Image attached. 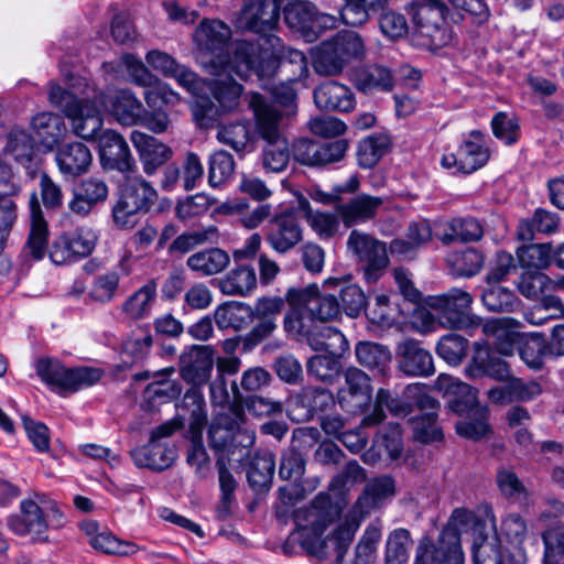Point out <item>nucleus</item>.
<instances>
[{
    "label": "nucleus",
    "instance_id": "9d476101",
    "mask_svg": "<svg viewBox=\"0 0 564 564\" xmlns=\"http://www.w3.org/2000/svg\"><path fill=\"white\" fill-rule=\"evenodd\" d=\"M348 142L338 139L332 142H318L311 139H299L292 144L293 159L306 166H325L339 162L346 154Z\"/></svg>",
    "mask_w": 564,
    "mask_h": 564
},
{
    "label": "nucleus",
    "instance_id": "ddd939ff",
    "mask_svg": "<svg viewBox=\"0 0 564 564\" xmlns=\"http://www.w3.org/2000/svg\"><path fill=\"white\" fill-rule=\"evenodd\" d=\"M265 239L278 253L284 254L297 246L303 239V230L293 213H282L269 220Z\"/></svg>",
    "mask_w": 564,
    "mask_h": 564
},
{
    "label": "nucleus",
    "instance_id": "f257e3e1",
    "mask_svg": "<svg viewBox=\"0 0 564 564\" xmlns=\"http://www.w3.org/2000/svg\"><path fill=\"white\" fill-rule=\"evenodd\" d=\"M82 83L72 84L73 91L50 84V104L59 109L70 121L73 132L85 140H94L101 130L104 119L99 106H104L122 126H138L145 108L135 94L129 89H119L107 97L88 83L79 89Z\"/></svg>",
    "mask_w": 564,
    "mask_h": 564
},
{
    "label": "nucleus",
    "instance_id": "4d7b16f0",
    "mask_svg": "<svg viewBox=\"0 0 564 564\" xmlns=\"http://www.w3.org/2000/svg\"><path fill=\"white\" fill-rule=\"evenodd\" d=\"M235 161L232 155L218 150L210 154L208 160V183L212 187L225 184L234 174Z\"/></svg>",
    "mask_w": 564,
    "mask_h": 564
},
{
    "label": "nucleus",
    "instance_id": "0e129e2a",
    "mask_svg": "<svg viewBox=\"0 0 564 564\" xmlns=\"http://www.w3.org/2000/svg\"><path fill=\"white\" fill-rule=\"evenodd\" d=\"M484 305L491 312H513L520 305V300L510 290L502 286H492L481 296Z\"/></svg>",
    "mask_w": 564,
    "mask_h": 564
},
{
    "label": "nucleus",
    "instance_id": "bb28decb",
    "mask_svg": "<svg viewBox=\"0 0 564 564\" xmlns=\"http://www.w3.org/2000/svg\"><path fill=\"white\" fill-rule=\"evenodd\" d=\"M82 530L88 536V543L105 554L128 556L137 553L138 546L133 543L117 539L107 530L100 531L99 524L95 521H87L82 524Z\"/></svg>",
    "mask_w": 564,
    "mask_h": 564
},
{
    "label": "nucleus",
    "instance_id": "f704fd0d",
    "mask_svg": "<svg viewBox=\"0 0 564 564\" xmlns=\"http://www.w3.org/2000/svg\"><path fill=\"white\" fill-rule=\"evenodd\" d=\"M119 197L129 203L130 207L135 206L145 214L156 203L158 192L142 176H129L128 174Z\"/></svg>",
    "mask_w": 564,
    "mask_h": 564
},
{
    "label": "nucleus",
    "instance_id": "c03bdc74",
    "mask_svg": "<svg viewBox=\"0 0 564 564\" xmlns=\"http://www.w3.org/2000/svg\"><path fill=\"white\" fill-rule=\"evenodd\" d=\"M308 344L314 350H325L340 357L349 349V343L344 334L326 325L308 336Z\"/></svg>",
    "mask_w": 564,
    "mask_h": 564
},
{
    "label": "nucleus",
    "instance_id": "6e6d98bb",
    "mask_svg": "<svg viewBox=\"0 0 564 564\" xmlns=\"http://www.w3.org/2000/svg\"><path fill=\"white\" fill-rule=\"evenodd\" d=\"M465 414L467 417L456 423L457 434L476 441L489 433L490 427L487 422L488 409L486 406H478Z\"/></svg>",
    "mask_w": 564,
    "mask_h": 564
},
{
    "label": "nucleus",
    "instance_id": "c756f323",
    "mask_svg": "<svg viewBox=\"0 0 564 564\" xmlns=\"http://www.w3.org/2000/svg\"><path fill=\"white\" fill-rule=\"evenodd\" d=\"M214 368V349L210 346H193L188 355V364L182 368L185 381L198 387L209 380Z\"/></svg>",
    "mask_w": 564,
    "mask_h": 564
},
{
    "label": "nucleus",
    "instance_id": "bf43d9fd",
    "mask_svg": "<svg viewBox=\"0 0 564 564\" xmlns=\"http://www.w3.org/2000/svg\"><path fill=\"white\" fill-rule=\"evenodd\" d=\"M218 469V481L221 491L220 502L217 508L219 517L227 518L231 513V506L235 501V491L237 488V480L234 475L228 470L223 457L216 462Z\"/></svg>",
    "mask_w": 564,
    "mask_h": 564
},
{
    "label": "nucleus",
    "instance_id": "f8f14e48",
    "mask_svg": "<svg viewBox=\"0 0 564 564\" xmlns=\"http://www.w3.org/2000/svg\"><path fill=\"white\" fill-rule=\"evenodd\" d=\"M464 373L470 380L489 377L497 381H506L510 378V367L485 343L476 341L473 346V355L464 368Z\"/></svg>",
    "mask_w": 564,
    "mask_h": 564
},
{
    "label": "nucleus",
    "instance_id": "a211bd4d",
    "mask_svg": "<svg viewBox=\"0 0 564 564\" xmlns=\"http://www.w3.org/2000/svg\"><path fill=\"white\" fill-rule=\"evenodd\" d=\"M398 368L409 377H430L435 368L429 350L414 339H405L397 348Z\"/></svg>",
    "mask_w": 564,
    "mask_h": 564
},
{
    "label": "nucleus",
    "instance_id": "aec40b11",
    "mask_svg": "<svg viewBox=\"0 0 564 564\" xmlns=\"http://www.w3.org/2000/svg\"><path fill=\"white\" fill-rule=\"evenodd\" d=\"M131 141L139 154L143 171L149 176L155 174L159 167L173 155L170 147L144 132L132 131Z\"/></svg>",
    "mask_w": 564,
    "mask_h": 564
},
{
    "label": "nucleus",
    "instance_id": "5701e85b",
    "mask_svg": "<svg viewBox=\"0 0 564 564\" xmlns=\"http://www.w3.org/2000/svg\"><path fill=\"white\" fill-rule=\"evenodd\" d=\"M29 209L31 228L23 251L33 260H41L47 251L48 227L43 217L36 192H33L30 196Z\"/></svg>",
    "mask_w": 564,
    "mask_h": 564
},
{
    "label": "nucleus",
    "instance_id": "20e7f679",
    "mask_svg": "<svg viewBox=\"0 0 564 564\" xmlns=\"http://www.w3.org/2000/svg\"><path fill=\"white\" fill-rule=\"evenodd\" d=\"M246 422L245 410L241 402L230 404L226 411L219 412L213 419L208 440L210 447L227 456L247 452L254 444L256 434L253 431L243 427Z\"/></svg>",
    "mask_w": 564,
    "mask_h": 564
},
{
    "label": "nucleus",
    "instance_id": "79ce46f5",
    "mask_svg": "<svg viewBox=\"0 0 564 564\" xmlns=\"http://www.w3.org/2000/svg\"><path fill=\"white\" fill-rule=\"evenodd\" d=\"M355 84L364 93L373 89L389 91L393 88V76L389 68L381 65H369L355 73Z\"/></svg>",
    "mask_w": 564,
    "mask_h": 564
},
{
    "label": "nucleus",
    "instance_id": "f3484780",
    "mask_svg": "<svg viewBox=\"0 0 564 564\" xmlns=\"http://www.w3.org/2000/svg\"><path fill=\"white\" fill-rule=\"evenodd\" d=\"M462 545H451L440 532L436 542L430 535H423L415 549L414 564H464Z\"/></svg>",
    "mask_w": 564,
    "mask_h": 564
},
{
    "label": "nucleus",
    "instance_id": "393cba45",
    "mask_svg": "<svg viewBox=\"0 0 564 564\" xmlns=\"http://www.w3.org/2000/svg\"><path fill=\"white\" fill-rule=\"evenodd\" d=\"M107 197V184L100 178L89 177L82 181L74 189L73 198L68 202V208L72 213L86 217L96 205L105 202Z\"/></svg>",
    "mask_w": 564,
    "mask_h": 564
},
{
    "label": "nucleus",
    "instance_id": "3c124183",
    "mask_svg": "<svg viewBox=\"0 0 564 564\" xmlns=\"http://www.w3.org/2000/svg\"><path fill=\"white\" fill-rule=\"evenodd\" d=\"M484 235L482 226L475 218H454L447 224L443 241H477Z\"/></svg>",
    "mask_w": 564,
    "mask_h": 564
},
{
    "label": "nucleus",
    "instance_id": "9b49d317",
    "mask_svg": "<svg viewBox=\"0 0 564 564\" xmlns=\"http://www.w3.org/2000/svg\"><path fill=\"white\" fill-rule=\"evenodd\" d=\"M99 160L104 170L124 175L137 171L135 161L124 138L115 130H105L98 139Z\"/></svg>",
    "mask_w": 564,
    "mask_h": 564
},
{
    "label": "nucleus",
    "instance_id": "a18cd8bd",
    "mask_svg": "<svg viewBox=\"0 0 564 564\" xmlns=\"http://www.w3.org/2000/svg\"><path fill=\"white\" fill-rule=\"evenodd\" d=\"M230 391L234 397L232 404L241 402V408H246L248 412L253 414L254 416H269L282 413L283 406L280 401H275L273 399L257 394L245 398L241 394L239 386L237 384L236 381L231 382Z\"/></svg>",
    "mask_w": 564,
    "mask_h": 564
},
{
    "label": "nucleus",
    "instance_id": "e433bc0d",
    "mask_svg": "<svg viewBox=\"0 0 564 564\" xmlns=\"http://www.w3.org/2000/svg\"><path fill=\"white\" fill-rule=\"evenodd\" d=\"M156 289L154 280L148 281L127 297L121 304V312L131 321L149 317L156 299Z\"/></svg>",
    "mask_w": 564,
    "mask_h": 564
},
{
    "label": "nucleus",
    "instance_id": "412c9836",
    "mask_svg": "<svg viewBox=\"0 0 564 564\" xmlns=\"http://www.w3.org/2000/svg\"><path fill=\"white\" fill-rule=\"evenodd\" d=\"M230 36V29L224 22L217 19H205L195 30L194 41L200 50L215 54V57L210 61V65H213V62L217 61L218 56L225 62H229L232 58V56L224 55Z\"/></svg>",
    "mask_w": 564,
    "mask_h": 564
},
{
    "label": "nucleus",
    "instance_id": "49530a36",
    "mask_svg": "<svg viewBox=\"0 0 564 564\" xmlns=\"http://www.w3.org/2000/svg\"><path fill=\"white\" fill-rule=\"evenodd\" d=\"M519 355L529 368L534 370L541 369L545 357L550 355L549 343L544 335L532 333L525 336L519 346Z\"/></svg>",
    "mask_w": 564,
    "mask_h": 564
},
{
    "label": "nucleus",
    "instance_id": "ea45409f",
    "mask_svg": "<svg viewBox=\"0 0 564 564\" xmlns=\"http://www.w3.org/2000/svg\"><path fill=\"white\" fill-rule=\"evenodd\" d=\"M180 410L188 415L189 430L194 436L200 437L207 422V411L204 394L198 387H192L184 394Z\"/></svg>",
    "mask_w": 564,
    "mask_h": 564
},
{
    "label": "nucleus",
    "instance_id": "423d86ee",
    "mask_svg": "<svg viewBox=\"0 0 564 564\" xmlns=\"http://www.w3.org/2000/svg\"><path fill=\"white\" fill-rule=\"evenodd\" d=\"M36 373L52 390L65 394L90 387L98 382L102 371L93 367L66 368L58 360L41 359Z\"/></svg>",
    "mask_w": 564,
    "mask_h": 564
},
{
    "label": "nucleus",
    "instance_id": "c9c22d12",
    "mask_svg": "<svg viewBox=\"0 0 564 564\" xmlns=\"http://www.w3.org/2000/svg\"><path fill=\"white\" fill-rule=\"evenodd\" d=\"M357 361L375 376H386L391 364L390 350L373 341H360L355 347Z\"/></svg>",
    "mask_w": 564,
    "mask_h": 564
},
{
    "label": "nucleus",
    "instance_id": "473e14b6",
    "mask_svg": "<svg viewBox=\"0 0 564 564\" xmlns=\"http://www.w3.org/2000/svg\"><path fill=\"white\" fill-rule=\"evenodd\" d=\"M432 239V228L427 220L421 219L409 224L404 238H395L390 242L391 254L399 257H410L419 248L423 247Z\"/></svg>",
    "mask_w": 564,
    "mask_h": 564
},
{
    "label": "nucleus",
    "instance_id": "a19ab883",
    "mask_svg": "<svg viewBox=\"0 0 564 564\" xmlns=\"http://www.w3.org/2000/svg\"><path fill=\"white\" fill-rule=\"evenodd\" d=\"M473 525V538L475 536L476 528H484L485 524L476 516V513L467 508H455L445 525L442 528L443 539L448 541L451 545L460 544V530Z\"/></svg>",
    "mask_w": 564,
    "mask_h": 564
},
{
    "label": "nucleus",
    "instance_id": "cd10ccee",
    "mask_svg": "<svg viewBox=\"0 0 564 564\" xmlns=\"http://www.w3.org/2000/svg\"><path fill=\"white\" fill-rule=\"evenodd\" d=\"M219 292L227 296H248L257 288L253 267L238 264L216 281Z\"/></svg>",
    "mask_w": 564,
    "mask_h": 564
},
{
    "label": "nucleus",
    "instance_id": "f03ea898",
    "mask_svg": "<svg viewBox=\"0 0 564 564\" xmlns=\"http://www.w3.org/2000/svg\"><path fill=\"white\" fill-rule=\"evenodd\" d=\"M338 513L332 497L325 492L318 494L306 511L308 523L299 527L288 536L283 544V552L295 554L302 551L318 561L341 562L359 524L354 520H345L330 536L322 539L324 531Z\"/></svg>",
    "mask_w": 564,
    "mask_h": 564
},
{
    "label": "nucleus",
    "instance_id": "2f4dec72",
    "mask_svg": "<svg viewBox=\"0 0 564 564\" xmlns=\"http://www.w3.org/2000/svg\"><path fill=\"white\" fill-rule=\"evenodd\" d=\"M214 319L218 329L240 332L253 321V310L249 304L228 301L218 305L214 311Z\"/></svg>",
    "mask_w": 564,
    "mask_h": 564
},
{
    "label": "nucleus",
    "instance_id": "37998d69",
    "mask_svg": "<svg viewBox=\"0 0 564 564\" xmlns=\"http://www.w3.org/2000/svg\"><path fill=\"white\" fill-rule=\"evenodd\" d=\"M387 0H344L339 14L343 23L350 26L365 24L372 12L383 10Z\"/></svg>",
    "mask_w": 564,
    "mask_h": 564
},
{
    "label": "nucleus",
    "instance_id": "b1692460",
    "mask_svg": "<svg viewBox=\"0 0 564 564\" xmlns=\"http://www.w3.org/2000/svg\"><path fill=\"white\" fill-rule=\"evenodd\" d=\"M313 97L321 110L349 112L355 108V96L350 88L336 80L322 83L314 89Z\"/></svg>",
    "mask_w": 564,
    "mask_h": 564
},
{
    "label": "nucleus",
    "instance_id": "8fccbe9b",
    "mask_svg": "<svg viewBox=\"0 0 564 564\" xmlns=\"http://www.w3.org/2000/svg\"><path fill=\"white\" fill-rule=\"evenodd\" d=\"M471 556L474 564H484L486 562L503 564L500 555L498 539H489L484 528L475 529V536L473 538L471 545Z\"/></svg>",
    "mask_w": 564,
    "mask_h": 564
},
{
    "label": "nucleus",
    "instance_id": "e2e57ef3",
    "mask_svg": "<svg viewBox=\"0 0 564 564\" xmlns=\"http://www.w3.org/2000/svg\"><path fill=\"white\" fill-rule=\"evenodd\" d=\"M217 139L237 152L245 151L250 144L251 133L245 122H231L219 127Z\"/></svg>",
    "mask_w": 564,
    "mask_h": 564
},
{
    "label": "nucleus",
    "instance_id": "09e8293b",
    "mask_svg": "<svg viewBox=\"0 0 564 564\" xmlns=\"http://www.w3.org/2000/svg\"><path fill=\"white\" fill-rule=\"evenodd\" d=\"M315 6L311 2L289 3L284 8V22L295 32L311 40Z\"/></svg>",
    "mask_w": 564,
    "mask_h": 564
},
{
    "label": "nucleus",
    "instance_id": "c85d7f7f",
    "mask_svg": "<svg viewBox=\"0 0 564 564\" xmlns=\"http://www.w3.org/2000/svg\"><path fill=\"white\" fill-rule=\"evenodd\" d=\"M458 171L469 174L482 167L489 160L490 153L479 130H473L457 149Z\"/></svg>",
    "mask_w": 564,
    "mask_h": 564
},
{
    "label": "nucleus",
    "instance_id": "4be33fe9",
    "mask_svg": "<svg viewBox=\"0 0 564 564\" xmlns=\"http://www.w3.org/2000/svg\"><path fill=\"white\" fill-rule=\"evenodd\" d=\"M383 204V197L358 194L348 202L338 205L337 214L346 227H352L373 219Z\"/></svg>",
    "mask_w": 564,
    "mask_h": 564
},
{
    "label": "nucleus",
    "instance_id": "7ed1b4c3",
    "mask_svg": "<svg viewBox=\"0 0 564 564\" xmlns=\"http://www.w3.org/2000/svg\"><path fill=\"white\" fill-rule=\"evenodd\" d=\"M276 59L270 50H263L252 42L236 44L232 58L225 62L220 56L210 65V73L216 76L209 84L214 98L225 111H231L239 105L242 86L235 82L231 74L241 79L256 75L259 79L271 78L275 74Z\"/></svg>",
    "mask_w": 564,
    "mask_h": 564
},
{
    "label": "nucleus",
    "instance_id": "6e6552de",
    "mask_svg": "<svg viewBox=\"0 0 564 564\" xmlns=\"http://www.w3.org/2000/svg\"><path fill=\"white\" fill-rule=\"evenodd\" d=\"M347 248L364 264L366 281L377 282L389 264L386 243L366 232L352 230L347 239Z\"/></svg>",
    "mask_w": 564,
    "mask_h": 564
},
{
    "label": "nucleus",
    "instance_id": "0eeeda50",
    "mask_svg": "<svg viewBox=\"0 0 564 564\" xmlns=\"http://www.w3.org/2000/svg\"><path fill=\"white\" fill-rule=\"evenodd\" d=\"M473 296L462 289L429 296L426 305L436 314L440 324L451 329H463L474 325L469 308Z\"/></svg>",
    "mask_w": 564,
    "mask_h": 564
},
{
    "label": "nucleus",
    "instance_id": "603ef678",
    "mask_svg": "<svg viewBox=\"0 0 564 564\" xmlns=\"http://www.w3.org/2000/svg\"><path fill=\"white\" fill-rule=\"evenodd\" d=\"M412 544L408 529L399 528L391 531L386 542V564H405Z\"/></svg>",
    "mask_w": 564,
    "mask_h": 564
},
{
    "label": "nucleus",
    "instance_id": "680f3d73",
    "mask_svg": "<svg viewBox=\"0 0 564 564\" xmlns=\"http://www.w3.org/2000/svg\"><path fill=\"white\" fill-rule=\"evenodd\" d=\"M290 149L288 140L265 142L262 151V166L267 172L281 173L288 166Z\"/></svg>",
    "mask_w": 564,
    "mask_h": 564
},
{
    "label": "nucleus",
    "instance_id": "13d9d810",
    "mask_svg": "<svg viewBox=\"0 0 564 564\" xmlns=\"http://www.w3.org/2000/svg\"><path fill=\"white\" fill-rule=\"evenodd\" d=\"M339 358L340 356L328 352L327 355H315L306 364L307 372L317 380L332 383L340 373Z\"/></svg>",
    "mask_w": 564,
    "mask_h": 564
},
{
    "label": "nucleus",
    "instance_id": "4468645a",
    "mask_svg": "<svg viewBox=\"0 0 564 564\" xmlns=\"http://www.w3.org/2000/svg\"><path fill=\"white\" fill-rule=\"evenodd\" d=\"M9 529L17 535L30 536L33 541L47 539V523L39 503L33 499H23L20 502V514L8 518Z\"/></svg>",
    "mask_w": 564,
    "mask_h": 564
},
{
    "label": "nucleus",
    "instance_id": "2eb2a0df",
    "mask_svg": "<svg viewBox=\"0 0 564 564\" xmlns=\"http://www.w3.org/2000/svg\"><path fill=\"white\" fill-rule=\"evenodd\" d=\"M435 389L443 393L452 411L464 415L478 406V391L458 378L441 373L434 383Z\"/></svg>",
    "mask_w": 564,
    "mask_h": 564
},
{
    "label": "nucleus",
    "instance_id": "de8ad7c7",
    "mask_svg": "<svg viewBox=\"0 0 564 564\" xmlns=\"http://www.w3.org/2000/svg\"><path fill=\"white\" fill-rule=\"evenodd\" d=\"M517 258L523 269L541 271L552 263L551 243H531L517 249Z\"/></svg>",
    "mask_w": 564,
    "mask_h": 564
},
{
    "label": "nucleus",
    "instance_id": "a878e982",
    "mask_svg": "<svg viewBox=\"0 0 564 564\" xmlns=\"http://www.w3.org/2000/svg\"><path fill=\"white\" fill-rule=\"evenodd\" d=\"M55 161L63 175L76 177L88 171L93 155L86 144L75 141L62 145L56 151Z\"/></svg>",
    "mask_w": 564,
    "mask_h": 564
},
{
    "label": "nucleus",
    "instance_id": "39448f33",
    "mask_svg": "<svg viewBox=\"0 0 564 564\" xmlns=\"http://www.w3.org/2000/svg\"><path fill=\"white\" fill-rule=\"evenodd\" d=\"M365 55L364 39L355 31H340L321 45L314 67L319 74L333 76L350 61L361 59Z\"/></svg>",
    "mask_w": 564,
    "mask_h": 564
},
{
    "label": "nucleus",
    "instance_id": "6ab92c4d",
    "mask_svg": "<svg viewBox=\"0 0 564 564\" xmlns=\"http://www.w3.org/2000/svg\"><path fill=\"white\" fill-rule=\"evenodd\" d=\"M403 452L401 429L399 424L390 423L376 435L372 446L362 454L366 464L375 465L381 460H397Z\"/></svg>",
    "mask_w": 564,
    "mask_h": 564
},
{
    "label": "nucleus",
    "instance_id": "69168bd1",
    "mask_svg": "<svg viewBox=\"0 0 564 564\" xmlns=\"http://www.w3.org/2000/svg\"><path fill=\"white\" fill-rule=\"evenodd\" d=\"M304 455L292 445L282 453L279 476L291 482H299L305 473Z\"/></svg>",
    "mask_w": 564,
    "mask_h": 564
},
{
    "label": "nucleus",
    "instance_id": "338daca9",
    "mask_svg": "<svg viewBox=\"0 0 564 564\" xmlns=\"http://www.w3.org/2000/svg\"><path fill=\"white\" fill-rule=\"evenodd\" d=\"M119 280V274L115 271L97 275L90 285L89 297L101 304L111 302L118 292Z\"/></svg>",
    "mask_w": 564,
    "mask_h": 564
},
{
    "label": "nucleus",
    "instance_id": "dca6fc26",
    "mask_svg": "<svg viewBox=\"0 0 564 564\" xmlns=\"http://www.w3.org/2000/svg\"><path fill=\"white\" fill-rule=\"evenodd\" d=\"M248 104L253 111L257 131L262 140L272 142L286 139L282 126V112L276 107L258 93L248 96Z\"/></svg>",
    "mask_w": 564,
    "mask_h": 564
},
{
    "label": "nucleus",
    "instance_id": "58836bf2",
    "mask_svg": "<svg viewBox=\"0 0 564 564\" xmlns=\"http://www.w3.org/2000/svg\"><path fill=\"white\" fill-rule=\"evenodd\" d=\"M279 4L276 0L264 3L259 20H256L252 9H241L239 23L242 28L265 36L273 31L279 22Z\"/></svg>",
    "mask_w": 564,
    "mask_h": 564
},
{
    "label": "nucleus",
    "instance_id": "052dcab7",
    "mask_svg": "<svg viewBox=\"0 0 564 564\" xmlns=\"http://www.w3.org/2000/svg\"><path fill=\"white\" fill-rule=\"evenodd\" d=\"M467 349L468 340L454 333L442 336L436 346L437 355L452 366H457L463 361Z\"/></svg>",
    "mask_w": 564,
    "mask_h": 564
},
{
    "label": "nucleus",
    "instance_id": "4c0bfd02",
    "mask_svg": "<svg viewBox=\"0 0 564 564\" xmlns=\"http://www.w3.org/2000/svg\"><path fill=\"white\" fill-rule=\"evenodd\" d=\"M32 126L41 143L47 149H53L67 133L64 119L53 112L39 113L33 118Z\"/></svg>",
    "mask_w": 564,
    "mask_h": 564
},
{
    "label": "nucleus",
    "instance_id": "774afa93",
    "mask_svg": "<svg viewBox=\"0 0 564 564\" xmlns=\"http://www.w3.org/2000/svg\"><path fill=\"white\" fill-rule=\"evenodd\" d=\"M545 545L543 564H558L564 561V523L557 524L543 534Z\"/></svg>",
    "mask_w": 564,
    "mask_h": 564
},
{
    "label": "nucleus",
    "instance_id": "72a5a7b5",
    "mask_svg": "<svg viewBox=\"0 0 564 564\" xmlns=\"http://www.w3.org/2000/svg\"><path fill=\"white\" fill-rule=\"evenodd\" d=\"M521 323L509 317L492 318L484 324L482 330L487 336H494L495 352L497 355L512 356L514 344L519 334L513 329L519 328Z\"/></svg>",
    "mask_w": 564,
    "mask_h": 564
},
{
    "label": "nucleus",
    "instance_id": "7c9ffc66",
    "mask_svg": "<svg viewBox=\"0 0 564 564\" xmlns=\"http://www.w3.org/2000/svg\"><path fill=\"white\" fill-rule=\"evenodd\" d=\"M230 264V256L224 249L214 247L199 250L186 260L187 268L198 276H212L223 272Z\"/></svg>",
    "mask_w": 564,
    "mask_h": 564
},
{
    "label": "nucleus",
    "instance_id": "5fc2aeb1",
    "mask_svg": "<svg viewBox=\"0 0 564 564\" xmlns=\"http://www.w3.org/2000/svg\"><path fill=\"white\" fill-rule=\"evenodd\" d=\"M390 145V139L386 134H373L365 138L358 145L357 156L361 167H373L384 155Z\"/></svg>",
    "mask_w": 564,
    "mask_h": 564
},
{
    "label": "nucleus",
    "instance_id": "1a4fd4ad",
    "mask_svg": "<svg viewBox=\"0 0 564 564\" xmlns=\"http://www.w3.org/2000/svg\"><path fill=\"white\" fill-rule=\"evenodd\" d=\"M97 242L96 232L88 227H78L57 237L50 250V259L57 265L89 256Z\"/></svg>",
    "mask_w": 564,
    "mask_h": 564
},
{
    "label": "nucleus",
    "instance_id": "864d4df0",
    "mask_svg": "<svg viewBox=\"0 0 564 564\" xmlns=\"http://www.w3.org/2000/svg\"><path fill=\"white\" fill-rule=\"evenodd\" d=\"M275 462L270 453L257 455L250 463L247 478L250 487L254 490H263L272 481Z\"/></svg>",
    "mask_w": 564,
    "mask_h": 564
}]
</instances>
